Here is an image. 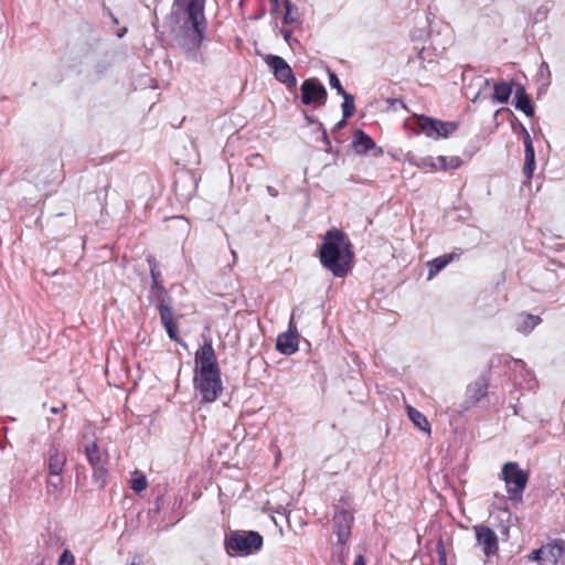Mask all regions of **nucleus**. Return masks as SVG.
Segmentation results:
<instances>
[{"instance_id":"40","label":"nucleus","mask_w":565,"mask_h":565,"mask_svg":"<svg viewBox=\"0 0 565 565\" xmlns=\"http://www.w3.org/2000/svg\"><path fill=\"white\" fill-rule=\"evenodd\" d=\"M109 68V63L107 61H100L95 65V72L97 76L104 75Z\"/></svg>"},{"instance_id":"16","label":"nucleus","mask_w":565,"mask_h":565,"mask_svg":"<svg viewBox=\"0 0 565 565\" xmlns=\"http://www.w3.org/2000/svg\"><path fill=\"white\" fill-rule=\"evenodd\" d=\"M488 377L486 375L479 376L467 388L466 408L476 405L488 393Z\"/></svg>"},{"instance_id":"21","label":"nucleus","mask_w":565,"mask_h":565,"mask_svg":"<svg viewBox=\"0 0 565 565\" xmlns=\"http://www.w3.org/2000/svg\"><path fill=\"white\" fill-rule=\"evenodd\" d=\"M519 83L511 81L505 82L501 81L498 83H494L493 85V94H492V102L505 104L509 102L511 94L515 93V85Z\"/></svg>"},{"instance_id":"33","label":"nucleus","mask_w":565,"mask_h":565,"mask_svg":"<svg viewBox=\"0 0 565 565\" xmlns=\"http://www.w3.org/2000/svg\"><path fill=\"white\" fill-rule=\"evenodd\" d=\"M246 163L256 169H262L265 166V159L260 153H252L246 157Z\"/></svg>"},{"instance_id":"52","label":"nucleus","mask_w":565,"mask_h":565,"mask_svg":"<svg viewBox=\"0 0 565 565\" xmlns=\"http://www.w3.org/2000/svg\"><path fill=\"white\" fill-rule=\"evenodd\" d=\"M274 2L275 8H278V0H271Z\"/></svg>"},{"instance_id":"13","label":"nucleus","mask_w":565,"mask_h":565,"mask_svg":"<svg viewBox=\"0 0 565 565\" xmlns=\"http://www.w3.org/2000/svg\"><path fill=\"white\" fill-rule=\"evenodd\" d=\"M292 319H294V313L291 315V318L289 321V330L279 334L277 337V341H276V349L281 354H285V355H291V354L296 353L299 349L297 330L296 329L294 331L291 330Z\"/></svg>"},{"instance_id":"7","label":"nucleus","mask_w":565,"mask_h":565,"mask_svg":"<svg viewBox=\"0 0 565 565\" xmlns=\"http://www.w3.org/2000/svg\"><path fill=\"white\" fill-rule=\"evenodd\" d=\"M415 126L419 132L434 140L448 138L458 127L456 122L443 121L424 115L416 116Z\"/></svg>"},{"instance_id":"23","label":"nucleus","mask_w":565,"mask_h":565,"mask_svg":"<svg viewBox=\"0 0 565 565\" xmlns=\"http://www.w3.org/2000/svg\"><path fill=\"white\" fill-rule=\"evenodd\" d=\"M452 259L454 254H444L428 262V279H431L435 275L443 270Z\"/></svg>"},{"instance_id":"1","label":"nucleus","mask_w":565,"mask_h":565,"mask_svg":"<svg viewBox=\"0 0 565 565\" xmlns=\"http://www.w3.org/2000/svg\"><path fill=\"white\" fill-rule=\"evenodd\" d=\"M205 0H174L172 15L178 24L173 29L174 41L188 60L202 63L200 51L206 34Z\"/></svg>"},{"instance_id":"28","label":"nucleus","mask_w":565,"mask_h":565,"mask_svg":"<svg viewBox=\"0 0 565 565\" xmlns=\"http://www.w3.org/2000/svg\"><path fill=\"white\" fill-rule=\"evenodd\" d=\"M343 97L342 102V114L344 119H348L354 115L355 111V103H354V96L348 92L341 95Z\"/></svg>"},{"instance_id":"25","label":"nucleus","mask_w":565,"mask_h":565,"mask_svg":"<svg viewBox=\"0 0 565 565\" xmlns=\"http://www.w3.org/2000/svg\"><path fill=\"white\" fill-rule=\"evenodd\" d=\"M408 417L412 423L422 431H430L429 423L424 414L414 407L408 406Z\"/></svg>"},{"instance_id":"36","label":"nucleus","mask_w":565,"mask_h":565,"mask_svg":"<svg viewBox=\"0 0 565 565\" xmlns=\"http://www.w3.org/2000/svg\"><path fill=\"white\" fill-rule=\"evenodd\" d=\"M281 34H282V38H284L285 42L288 44V46L292 51L296 50V45L300 46L299 41L296 38L292 36V31L291 30H282Z\"/></svg>"},{"instance_id":"17","label":"nucleus","mask_w":565,"mask_h":565,"mask_svg":"<svg viewBox=\"0 0 565 565\" xmlns=\"http://www.w3.org/2000/svg\"><path fill=\"white\" fill-rule=\"evenodd\" d=\"M160 313V320H161V323L163 324L169 338L177 342L178 344H180L182 348L184 349H188V344L186 342H184L180 337H179V333H178V327L177 324L173 322V312H172V307H166V306H161V311L159 312Z\"/></svg>"},{"instance_id":"53","label":"nucleus","mask_w":565,"mask_h":565,"mask_svg":"<svg viewBox=\"0 0 565 565\" xmlns=\"http://www.w3.org/2000/svg\"><path fill=\"white\" fill-rule=\"evenodd\" d=\"M516 363H519V364H521V365H524V362H523V361H521V360L516 361Z\"/></svg>"},{"instance_id":"24","label":"nucleus","mask_w":565,"mask_h":565,"mask_svg":"<svg viewBox=\"0 0 565 565\" xmlns=\"http://www.w3.org/2000/svg\"><path fill=\"white\" fill-rule=\"evenodd\" d=\"M536 168L535 163V151L533 145L524 146V166H523V174L531 179L533 177L534 170Z\"/></svg>"},{"instance_id":"12","label":"nucleus","mask_w":565,"mask_h":565,"mask_svg":"<svg viewBox=\"0 0 565 565\" xmlns=\"http://www.w3.org/2000/svg\"><path fill=\"white\" fill-rule=\"evenodd\" d=\"M473 532L477 544L482 547V552L487 557H491L498 553V536L491 527L483 524H477L473 526Z\"/></svg>"},{"instance_id":"29","label":"nucleus","mask_w":565,"mask_h":565,"mask_svg":"<svg viewBox=\"0 0 565 565\" xmlns=\"http://www.w3.org/2000/svg\"><path fill=\"white\" fill-rule=\"evenodd\" d=\"M130 483L131 489L137 493L142 492L148 486L146 476L138 470L132 472Z\"/></svg>"},{"instance_id":"30","label":"nucleus","mask_w":565,"mask_h":565,"mask_svg":"<svg viewBox=\"0 0 565 565\" xmlns=\"http://www.w3.org/2000/svg\"><path fill=\"white\" fill-rule=\"evenodd\" d=\"M146 260H147V263L149 265L151 282L154 284V281H162V279H161V271L159 269V265H158V262L154 258V256L148 255Z\"/></svg>"},{"instance_id":"48","label":"nucleus","mask_w":565,"mask_h":565,"mask_svg":"<svg viewBox=\"0 0 565 565\" xmlns=\"http://www.w3.org/2000/svg\"><path fill=\"white\" fill-rule=\"evenodd\" d=\"M353 565H365L364 557L362 555H358Z\"/></svg>"},{"instance_id":"22","label":"nucleus","mask_w":565,"mask_h":565,"mask_svg":"<svg viewBox=\"0 0 565 565\" xmlns=\"http://www.w3.org/2000/svg\"><path fill=\"white\" fill-rule=\"evenodd\" d=\"M353 147L358 153H367L372 149H376L373 139L362 129H356L353 134Z\"/></svg>"},{"instance_id":"49","label":"nucleus","mask_w":565,"mask_h":565,"mask_svg":"<svg viewBox=\"0 0 565 565\" xmlns=\"http://www.w3.org/2000/svg\"><path fill=\"white\" fill-rule=\"evenodd\" d=\"M63 408H65L64 405L62 407L53 406V407H51L50 412L52 414H58Z\"/></svg>"},{"instance_id":"19","label":"nucleus","mask_w":565,"mask_h":565,"mask_svg":"<svg viewBox=\"0 0 565 565\" xmlns=\"http://www.w3.org/2000/svg\"><path fill=\"white\" fill-rule=\"evenodd\" d=\"M148 298L151 305L157 306L159 312L161 311V306L171 307V297L162 281L151 282Z\"/></svg>"},{"instance_id":"14","label":"nucleus","mask_w":565,"mask_h":565,"mask_svg":"<svg viewBox=\"0 0 565 565\" xmlns=\"http://www.w3.org/2000/svg\"><path fill=\"white\" fill-rule=\"evenodd\" d=\"M544 562L550 565H565V541L556 539L544 545Z\"/></svg>"},{"instance_id":"46","label":"nucleus","mask_w":565,"mask_h":565,"mask_svg":"<svg viewBox=\"0 0 565 565\" xmlns=\"http://www.w3.org/2000/svg\"><path fill=\"white\" fill-rule=\"evenodd\" d=\"M266 190H267V193L271 196V198H276L278 196V190L275 189L274 186L271 185H267L266 186Z\"/></svg>"},{"instance_id":"3","label":"nucleus","mask_w":565,"mask_h":565,"mask_svg":"<svg viewBox=\"0 0 565 565\" xmlns=\"http://www.w3.org/2000/svg\"><path fill=\"white\" fill-rule=\"evenodd\" d=\"M263 546V536L256 531H233L225 537V550L230 555H252Z\"/></svg>"},{"instance_id":"37","label":"nucleus","mask_w":565,"mask_h":565,"mask_svg":"<svg viewBox=\"0 0 565 565\" xmlns=\"http://www.w3.org/2000/svg\"><path fill=\"white\" fill-rule=\"evenodd\" d=\"M75 558L70 550H64L58 557L57 565H74Z\"/></svg>"},{"instance_id":"9","label":"nucleus","mask_w":565,"mask_h":565,"mask_svg":"<svg viewBox=\"0 0 565 565\" xmlns=\"http://www.w3.org/2000/svg\"><path fill=\"white\" fill-rule=\"evenodd\" d=\"M300 92L301 103L306 106L313 105L315 108H319L327 103L328 92L317 77L305 79L300 86Z\"/></svg>"},{"instance_id":"45","label":"nucleus","mask_w":565,"mask_h":565,"mask_svg":"<svg viewBox=\"0 0 565 565\" xmlns=\"http://www.w3.org/2000/svg\"><path fill=\"white\" fill-rule=\"evenodd\" d=\"M345 120L344 117H342L341 120H339L332 128V131H338V130H341L344 126H345Z\"/></svg>"},{"instance_id":"8","label":"nucleus","mask_w":565,"mask_h":565,"mask_svg":"<svg viewBox=\"0 0 565 565\" xmlns=\"http://www.w3.org/2000/svg\"><path fill=\"white\" fill-rule=\"evenodd\" d=\"M84 454L87 462L93 469V479L104 486L107 478V461L108 454L102 451L96 441L87 444L84 448Z\"/></svg>"},{"instance_id":"27","label":"nucleus","mask_w":565,"mask_h":565,"mask_svg":"<svg viewBox=\"0 0 565 565\" xmlns=\"http://www.w3.org/2000/svg\"><path fill=\"white\" fill-rule=\"evenodd\" d=\"M285 14L282 17L284 24H291L298 21L299 12L298 8L290 1L284 0Z\"/></svg>"},{"instance_id":"15","label":"nucleus","mask_w":565,"mask_h":565,"mask_svg":"<svg viewBox=\"0 0 565 565\" xmlns=\"http://www.w3.org/2000/svg\"><path fill=\"white\" fill-rule=\"evenodd\" d=\"M542 318L537 315L527 313L522 311L513 319V328L516 332L529 335L532 331L542 323Z\"/></svg>"},{"instance_id":"44","label":"nucleus","mask_w":565,"mask_h":565,"mask_svg":"<svg viewBox=\"0 0 565 565\" xmlns=\"http://www.w3.org/2000/svg\"><path fill=\"white\" fill-rule=\"evenodd\" d=\"M540 72H541V74L545 73L547 78L551 77V72H550L548 64L546 62H544V61L541 63Z\"/></svg>"},{"instance_id":"11","label":"nucleus","mask_w":565,"mask_h":565,"mask_svg":"<svg viewBox=\"0 0 565 565\" xmlns=\"http://www.w3.org/2000/svg\"><path fill=\"white\" fill-rule=\"evenodd\" d=\"M265 62L279 83L285 84L288 89L296 87L297 79L292 68L281 56L269 54L266 56Z\"/></svg>"},{"instance_id":"43","label":"nucleus","mask_w":565,"mask_h":565,"mask_svg":"<svg viewBox=\"0 0 565 565\" xmlns=\"http://www.w3.org/2000/svg\"><path fill=\"white\" fill-rule=\"evenodd\" d=\"M521 132H522L523 145L524 146H526V145L532 146L533 141H532V138L530 136V132L527 131V129L522 124H521Z\"/></svg>"},{"instance_id":"39","label":"nucleus","mask_w":565,"mask_h":565,"mask_svg":"<svg viewBox=\"0 0 565 565\" xmlns=\"http://www.w3.org/2000/svg\"><path fill=\"white\" fill-rule=\"evenodd\" d=\"M416 166L419 168H437V161L433 157H425L419 159V161L416 162Z\"/></svg>"},{"instance_id":"26","label":"nucleus","mask_w":565,"mask_h":565,"mask_svg":"<svg viewBox=\"0 0 565 565\" xmlns=\"http://www.w3.org/2000/svg\"><path fill=\"white\" fill-rule=\"evenodd\" d=\"M436 161H437V167L444 171L458 169L462 164V160L457 156H452V157L438 156L436 158Z\"/></svg>"},{"instance_id":"10","label":"nucleus","mask_w":565,"mask_h":565,"mask_svg":"<svg viewBox=\"0 0 565 565\" xmlns=\"http://www.w3.org/2000/svg\"><path fill=\"white\" fill-rule=\"evenodd\" d=\"M195 373L220 372L217 356L210 337L203 335V344L195 353Z\"/></svg>"},{"instance_id":"31","label":"nucleus","mask_w":565,"mask_h":565,"mask_svg":"<svg viewBox=\"0 0 565 565\" xmlns=\"http://www.w3.org/2000/svg\"><path fill=\"white\" fill-rule=\"evenodd\" d=\"M345 544L347 543H339V541L337 540V545H335L334 552L332 554L333 561L338 562L340 565H345L344 564V559L347 556Z\"/></svg>"},{"instance_id":"50","label":"nucleus","mask_w":565,"mask_h":565,"mask_svg":"<svg viewBox=\"0 0 565 565\" xmlns=\"http://www.w3.org/2000/svg\"><path fill=\"white\" fill-rule=\"evenodd\" d=\"M127 32V29L125 28L122 31L118 33V38H122L125 33Z\"/></svg>"},{"instance_id":"5","label":"nucleus","mask_w":565,"mask_h":565,"mask_svg":"<svg viewBox=\"0 0 565 565\" xmlns=\"http://www.w3.org/2000/svg\"><path fill=\"white\" fill-rule=\"evenodd\" d=\"M501 476L510 499L515 502L521 501L529 480L527 472L521 469L516 462L510 461L503 465Z\"/></svg>"},{"instance_id":"35","label":"nucleus","mask_w":565,"mask_h":565,"mask_svg":"<svg viewBox=\"0 0 565 565\" xmlns=\"http://www.w3.org/2000/svg\"><path fill=\"white\" fill-rule=\"evenodd\" d=\"M318 130L321 131V135H322L321 140L326 145L324 151L328 152V153H332L333 152V148L331 146V141H330L328 131L324 128L322 122H318Z\"/></svg>"},{"instance_id":"2","label":"nucleus","mask_w":565,"mask_h":565,"mask_svg":"<svg viewBox=\"0 0 565 565\" xmlns=\"http://www.w3.org/2000/svg\"><path fill=\"white\" fill-rule=\"evenodd\" d=\"M353 257V245L342 230L331 228L324 233L319 258L321 265L334 277L343 278L348 275Z\"/></svg>"},{"instance_id":"18","label":"nucleus","mask_w":565,"mask_h":565,"mask_svg":"<svg viewBox=\"0 0 565 565\" xmlns=\"http://www.w3.org/2000/svg\"><path fill=\"white\" fill-rule=\"evenodd\" d=\"M47 469L51 477H60L63 472L66 456L62 452L56 444H52L49 448Z\"/></svg>"},{"instance_id":"47","label":"nucleus","mask_w":565,"mask_h":565,"mask_svg":"<svg viewBox=\"0 0 565 565\" xmlns=\"http://www.w3.org/2000/svg\"><path fill=\"white\" fill-rule=\"evenodd\" d=\"M305 118L309 124H317L320 122L315 116L308 115L305 113Z\"/></svg>"},{"instance_id":"38","label":"nucleus","mask_w":565,"mask_h":565,"mask_svg":"<svg viewBox=\"0 0 565 565\" xmlns=\"http://www.w3.org/2000/svg\"><path fill=\"white\" fill-rule=\"evenodd\" d=\"M527 558L532 562H541L544 561V545L540 548L533 550L529 555Z\"/></svg>"},{"instance_id":"32","label":"nucleus","mask_w":565,"mask_h":565,"mask_svg":"<svg viewBox=\"0 0 565 565\" xmlns=\"http://www.w3.org/2000/svg\"><path fill=\"white\" fill-rule=\"evenodd\" d=\"M473 82H475V85L478 86V90L476 92V94L472 97V102H476L479 98L481 92L490 85L491 79L484 78L482 76H476L473 78Z\"/></svg>"},{"instance_id":"41","label":"nucleus","mask_w":565,"mask_h":565,"mask_svg":"<svg viewBox=\"0 0 565 565\" xmlns=\"http://www.w3.org/2000/svg\"><path fill=\"white\" fill-rule=\"evenodd\" d=\"M62 483V479L58 478L57 480L50 479L46 481V488L47 491H58Z\"/></svg>"},{"instance_id":"51","label":"nucleus","mask_w":565,"mask_h":565,"mask_svg":"<svg viewBox=\"0 0 565 565\" xmlns=\"http://www.w3.org/2000/svg\"><path fill=\"white\" fill-rule=\"evenodd\" d=\"M109 15H110V18L113 19V21H114L115 23H118L117 18H115V17L113 15V13H111V12H109Z\"/></svg>"},{"instance_id":"20","label":"nucleus","mask_w":565,"mask_h":565,"mask_svg":"<svg viewBox=\"0 0 565 565\" xmlns=\"http://www.w3.org/2000/svg\"><path fill=\"white\" fill-rule=\"evenodd\" d=\"M514 107L526 117H533L535 114L531 98L522 84L515 85Z\"/></svg>"},{"instance_id":"6","label":"nucleus","mask_w":565,"mask_h":565,"mask_svg":"<svg viewBox=\"0 0 565 565\" xmlns=\"http://www.w3.org/2000/svg\"><path fill=\"white\" fill-rule=\"evenodd\" d=\"M194 388L201 394L202 401L212 403L223 392V383L220 372L195 373L193 377Z\"/></svg>"},{"instance_id":"4","label":"nucleus","mask_w":565,"mask_h":565,"mask_svg":"<svg viewBox=\"0 0 565 565\" xmlns=\"http://www.w3.org/2000/svg\"><path fill=\"white\" fill-rule=\"evenodd\" d=\"M353 509L349 497L342 495L338 504L334 505L333 532L339 543H347L351 536L352 524L354 522Z\"/></svg>"},{"instance_id":"34","label":"nucleus","mask_w":565,"mask_h":565,"mask_svg":"<svg viewBox=\"0 0 565 565\" xmlns=\"http://www.w3.org/2000/svg\"><path fill=\"white\" fill-rule=\"evenodd\" d=\"M328 75H329L330 87L335 89L339 95L344 94L345 89L343 88V86H342L339 77L337 76V74L333 73L332 71L328 70Z\"/></svg>"},{"instance_id":"42","label":"nucleus","mask_w":565,"mask_h":565,"mask_svg":"<svg viewBox=\"0 0 565 565\" xmlns=\"http://www.w3.org/2000/svg\"><path fill=\"white\" fill-rule=\"evenodd\" d=\"M437 553L439 555V562L441 565H446V553H445V547H444V543L443 541H438L437 543Z\"/></svg>"}]
</instances>
